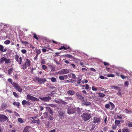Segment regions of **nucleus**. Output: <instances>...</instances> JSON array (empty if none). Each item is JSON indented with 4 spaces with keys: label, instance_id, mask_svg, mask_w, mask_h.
Instances as JSON below:
<instances>
[{
    "label": "nucleus",
    "instance_id": "f3484780",
    "mask_svg": "<svg viewBox=\"0 0 132 132\" xmlns=\"http://www.w3.org/2000/svg\"><path fill=\"white\" fill-rule=\"evenodd\" d=\"M59 116H60V119H62V117H64L65 116V112L63 111H61L59 112Z\"/></svg>",
    "mask_w": 132,
    "mask_h": 132
},
{
    "label": "nucleus",
    "instance_id": "f8f14e48",
    "mask_svg": "<svg viewBox=\"0 0 132 132\" xmlns=\"http://www.w3.org/2000/svg\"><path fill=\"white\" fill-rule=\"evenodd\" d=\"M39 98L42 101L44 102H48L51 99V98L50 96L45 97H39Z\"/></svg>",
    "mask_w": 132,
    "mask_h": 132
},
{
    "label": "nucleus",
    "instance_id": "cd10ccee",
    "mask_svg": "<svg viewBox=\"0 0 132 132\" xmlns=\"http://www.w3.org/2000/svg\"><path fill=\"white\" fill-rule=\"evenodd\" d=\"M51 81L53 82H56V79L55 77H52L51 79Z\"/></svg>",
    "mask_w": 132,
    "mask_h": 132
},
{
    "label": "nucleus",
    "instance_id": "ea45409f",
    "mask_svg": "<svg viewBox=\"0 0 132 132\" xmlns=\"http://www.w3.org/2000/svg\"><path fill=\"white\" fill-rule=\"evenodd\" d=\"M120 77L121 78L123 79H125L126 78H127L128 77L127 76H125L123 75H120Z\"/></svg>",
    "mask_w": 132,
    "mask_h": 132
},
{
    "label": "nucleus",
    "instance_id": "8fccbe9b",
    "mask_svg": "<svg viewBox=\"0 0 132 132\" xmlns=\"http://www.w3.org/2000/svg\"><path fill=\"white\" fill-rule=\"evenodd\" d=\"M22 44H28V43L26 41H22Z\"/></svg>",
    "mask_w": 132,
    "mask_h": 132
},
{
    "label": "nucleus",
    "instance_id": "0eeeda50",
    "mask_svg": "<svg viewBox=\"0 0 132 132\" xmlns=\"http://www.w3.org/2000/svg\"><path fill=\"white\" fill-rule=\"evenodd\" d=\"M54 101L57 103L58 104H61L64 105H66L68 104L67 102L63 101L61 99H57L56 100H54Z\"/></svg>",
    "mask_w": 132,
    "mask_h": 132
},
{
    "label": "nucleus",
    "instance_id": "052dcab7",
    "mask_svg": "<svg viewBox=\"0 0 132 132\" xmlns=\"http://www.w3.org/2000/svg\"><path fill=\"white\" fill-rule=\"evenodd\" d=\"M60 52H56L55 53V56H59V54H60Z\"/></svg>",
    "mask_w": 132,
    "mask_h": 132
},
{
    "label": "nucleus",
    "instance_id": "39448f33",
    "mask_svg": "<svg viewBox=\"0 0 132 132\" xmlns=\"http://www.w3.org/2000/svg\"><path fill=\"white\" fill-rule=\"evenodd\" d=\"M26 100H31L32 101H39L38 98L29 95H27Z\"/></svg>",
    "mask_w": 132,
    "mask_h": 132
},
{
    "label": "nucleus",
    "instance_id": "49530a36",
    "mask_svg": "<svg viewBox=\"0 0 132 132\" xmlns=\"http://www.w3.org/2000/svg\"><path fill=\"white\" fill-rule=\"evenodd\" d=\"M107 76L108 77H114L115 76L114 75L111 74H109L107 75Z\"/></svg>",
    "mask_w": 132,
    "mask_h": 132
},
{
    "label": "nucleus",
    "instance_id": "69168bd1",
    "mask_svg": "<svg viewBox=\"0 0 132 132\" xmlns=\"http://www.w3.org/2000/svg\"><path fill=\"white\" fill-rule=\"evenodd\" d=\"M42 51L44 52H45L46 51V50L45 48H43L42 49Z\"/></svg>",
    "mask_w": 132,
    "mask_h": 132
},
{
    "label": "nucleus",
    "instance_id": "b1692460",
    "mask_svg": "<svg viewBox=\"0 0 132 132\" xmlns=\"http://www.w3.org/2000/svg\"><path fill=\"white\" fill-rule=\"evenodd\" d=\"M41 65L45 64H46V63L45 61L43 59L41 58Z\"/></svg>",
    "mask_w": 132,
    "mask_h": 132
},
{
    "label": "nucleus",
    "instance_id": "58836bf2",
    "mask_svg": "<svg viewBox=\"0 0 132 132\" xmlns=\"http://www.w3.org/2000/svg\"><path fill=\"white\" fill-rule=\"evenodd\" d=\"M27 101L26 100H23L22 102V103L23 105H25L27 104Z\"/></svg>",
    "mask_w": 132,
    "mask_h": 132
},
{
    "label": "nucleus",
    "instance_id": "7ed1b4c3",
    "mask_svg": "<svg viewBox=\"0 0 132 132\" xmlns=\"http://www.w3.org/2000/svg\"><path fill=\"white\" fill-rule=\"evenodd\" d=\"M5 62V64H8L10 62V60L9 59H7L4 57H2L0 59V64H2Z\"/></svg>",
    "mask_w": 132,
    "mask_h": 132
},
{
    "label": "nucleus",
    "instance_id": "412c9836",
    "mask_svg": "<svg viewBox=\"0 0 132 132\" xmlns=\"http://www.w3.org/2000/svg\"><path fill=\"white\" fill-rule=\"evenodd\" d=\"M34 51L36 53V54L37 55H39V54H40L41 52V51L40 50H38L36 48L35 50Z\"/></svg>",
    "mask_w": 132,
    "mask_h": 132
},
{
    "label": "nucleus",
    "instance_id": "a19ab883",
    "mask_svg": "<svg viewBox=\"0 0 132 132\" xmlns=\"http://www.w3.org/2000/svg\"><path fill=\"white\" fill-rule=\"evenodd\" d=\"M103 63L104 65H105V66L108 65V67H109L110 65L107 62H103Z\"/></svg>",
    "mask_w": 132,
    "mask_h": 132
},
{
    "label": "nucleus",
    "instance_id": "4468645a",
    "mask_svg": "<svg viewBox=\"0 0 132 132\" xmlns=\"http://www.w3.org/2000/svg\"><path fill=\"white\" fill-rule=\"evenodd\" d=\"M69 72V70L67 69H62L60 71L58 72V73L60 75H62L63 74L68 73Z\"/></svg>",
    "mask_w": 132,
    "mask_h": 132
},
{
    "label": "nucleus",
    "instance_id": "aec40b11",
    "mask_svg": "<svg viewBox=\"0 0 132 132\" xmlns=\"http://www.w3.org/2000/svg\"><path fill=\"white\" fill-rule=\"evenodd\" d=\"M31 121L33 123H37L38 125H39L40 124V120L39 119H38L37 120H36L35 119H33Z\"/></svg>",
    "mask_w": 132,
    "mask_h": 132
},
{
    "label": "nucleus",
    "instance_id": "2f4dec72",
    "mask_svg": "<svg viewBox=\"0 0 132 132\" xmlns=\"http://www.w3.org/2000/svg\"><path fill=\"white\" fill-rule=\"evenodd\" d=\"M33 35V37L36 39L38 40V38L37 37V36L36 34L35 33H34L32 34Z\"/></svg>",
    "mask_w": 132,
    "mask_h": 132
},
{
    "label": "nucleus",
    "instance_id": "2eb2a0df",
    "mask_svg": "<svg viewBox=\"0 0 132 132\" xmlns=\"http://www.w3.org/2000/svg\"><path fill=\"white\" fill-rule=\"evenodd\" d=\"M68 76L67 75H65L62 76H59V79L61 80H64V79H67Z\"/></svg>",
    "mask_w": 132,
    "mask_h": 132
},
{
    "label": "nucleus",
    "instance_id": "72a5a7b5",
    "mask_svg": "<svg viewBox=\"0 0 132 132\" xmlns=\"http://www.w3.org/2000/svg\"><path fill=\"white\" fill-rule=\"evenodd\" d=\"M10 41L9 40H7L4 42V43L6 45L9 44L10 43Z\"/></svg>",
    "mask_w": 132,
    "mask_h": 132
},
{
    "label": "nucleus",
    "instance_id": "473e14b6",
    "mask_svg": "<svg viewBox=\"0 0 132 132\" xmlns=\"http://www.w3.org/2000/svg\"><path fill=\"white\" fill-rule=\"evenodd\" d=\"M84 102H85V104L86 105H90L91 104L90 102H86V101H85Z\"/></svg>",
    "mask_w": 132,
    "mask_h": 132
},
{
    "label": "nucleus",
    "instance_id": "f03ea898",
    "mask_svg": "<svg viewBox=\"0 0 132 132\" xmlns=\"http://www.w3.org/2000/svg\"><path fill=\"white\" fill-rule=\"evenodd\" d=\"M76 96L77 98L82 102L86 101L87 100L86 98L83 96L82 94L80 92H77L76 94Z\"/></svg>",
    "mask_w": 132,
    "mask_h": 132
},
{
    "label": "nucleus",
    "instance_id": "4be33fe9",
    "mask_svg": "<svg viewBox=\"0 0 132 132\" xmlns=\"http://www.w3.org/2000/svg\"><path fill=\"white\" fill-rule=\"evenodd\" d=\"M76 112H78V113L80 114L82 112V111L81 110V109L80 108H76Z\"/></svg>",
    "mask_w": 132,
    "mask_h": 132
},
{
    "label": "nucleus",
    "instance_id": "79ce46f5",
    "mask_svg": "<svg viewBox=\"0 0 132 132\" xmlns=\"http://www.w3.org/2000/svg\"><path fill=\"white\" fill-rule=\"evenodd\" d=\"M18 120L19 122L21 123H22L23 122L22 119L20 118H19L18 119Z\"/></svg>",
    "mask_w": 132,
    "mask_h": 132
},
{
    "label": "nucleus",
    "instance_id": "ddd939ff",
    "mask_svg": "<svg viewBox=\"0 0 132 132\" xmlns=\"http://www.w3.org/2000/svg\"><path fill=\"white\" fill-rule=\"evenodd\" d=\"M62 45H63L62 46H61L59 49V50H61L63 49L66 50L70 48V47L67 45L63 44Z\"/></svg>",
    "mask_w": 132,
    "mask_h": 132
},
{
    "label": "nucleus",
    "instance_id": "a18cd8bd",
    "mask_svg": "<svg viewBox=\"0 0 132 132\" xmlns=\"http://www.w3.org/2000/svg\"><path fill=\"white\" fill-rule=\"evenodd\" d=\"M100 78L101 79H107L106 77H104L103 76H100Z\"/></svg>",
    "mask_w": 132,
    "mask_h": 132
},
{
    "label": "nucleus",
    "instance_id": "423d86ee",
    "mask_svg": "<svg viewBox=\"0 0 132 132\" xmlns=\"http://www.w3.org/2000/svg\"><path fill=\"white\" fill-rule=\"evenodd\" d=\"M12 86L15 89L18 90L20 92H21L22 91V89L21 88V87L18 84L13 82L12 84Z\"/></svg>",
    "mask_w": 132,
    "mask_h": 132
},
{
    "label": "nucleus",
    "instance_id": "f257e3e1",
    "mask_svg": "<svg viewBox=\"0 0 132 132\" xmlns=\"http://www.w3.org/2000/svg\"><path fill=\"white\" fill-rule=\"evenodd\" d=\"M31 61L27 59H26L25 63H22L20 67L21 69L25 70L27 69V67L29 68L30 66V63ZM29 68H28L29 69Z\"/></svg>",
    "mask_w": 132,
    "mask_h": 132
},
{
    "label": "nucleus",
    "instance_id": "0e129e2a",
    "mask_svg": "<svg viewBox=\"0 0 132 132\" xmlns=\"http://www.w3.org/2000/svg\"><path fill=\"white\" fill-rule=\"evenodd\" d=\"M38 56V55H36L35 56L34 58V60H37V58Z\"/></svg>",
    "mask_w": 132,
    "mask_h": 132
},
{
    "label": "nucleus",
    "instance_id": "393cba45",
    "mask_svg": "<svg viewBox=\"0 0 132 132\" xmlns=\"http://www.w3.org/2000/svg\"><path fill=\"white\" fill-rule=\"evenodd\" d=\"M65 98L66 100L67 101H69V100L72 101L73 100V98H72L70 97H66Z\"/></svg>",
    "mask_w": 132,
    "mask_h": 132
},
{
    "label": "nucleus",
    "instance_id": "bf43d9fd",
    "mask_svg": "<svg viewBox=\"0 0 132 132\" xmlns=\"http://www.w3.org/2000/svg\"><path fill=\"white\" fill-rule=\"evenodd\" d=\"M128 82L127 81H125V86H128Z\"/></svg>",
    "mask_w": 132,
    "mask_h": 132
},
{
    "label": "nucleus",
    "instance_id": "9d476101",
    "mask_svg": "<svg viewBox=\"0 0 132 132\" xmlns=\"http://www.w3.org/2000/svg\"><path fill=\"white\" fill-rule=\"evenodd\" d=\"M76 108H68V113L69 114H72L76 112Z\"/></svg>",
    "mask_w": 132,
    "mask_h": 132
},
{
    "label": "nucleus",
    "instance_id": "c9c22d12",
    "mask_svg": "<svg viewBox=\"0 0 132 132\" xmlns=\"http://www.w3.org/2000/svg\"><path fill=\"white\" fill-rule=\"evenodd\" d=\"M42 68L44 70L46 69L47 68V67L44 64L42 65Z\"/></svg>",
    "mask_w": 132,
    "mask_h": 132
},
{
    "label": "nucleus",
    "instance_id": "dca6fc26",
    "mask_svg": "<svg viewBox=\"0 0 132 132\" xmlns=\"http://www.w3.org/2000/svg\"><path fill=\"white\" fill-rule=\"evenodd\" d=\"M75 93L73 90H70L67 92V93L69 95H74Z\"/></svg>",
    "mask_w": 132,
    "mask_h": 132
},
{
    "label": "nucleus",
    "instance_id": "a878e982",
    "mask_svg": "<svg viewBox=\"0 0 132 132\" xmlns=\"http://www.w3.org/2000/svg\"><path fill=\"white\" fill-rule=\"evenodd\" d=\"M13 104L14 105L17 106L18 107H19L20 105V103L19 102H14L13 103Z\"/></svg>",
    "mask_w": 132,
    "mask_h": 132
},
{
    "label": "nucleus",
    "instance_id": "f704fd0d",
    "mask_svg": "<svg viewBox=\"0 0 132 132\" xmlns=\"http://www.w3.org/2000/svg\"><path fill=\"white\" fill-rule=\"evenodd\" d=\"M92 90L93 91H97L98 90L97 88H96L94 86H92Z\"/></svg>",
    "mask_w": 132,
    "mask_h": 132
},
{
    "label": "nucleus",
    "instance_id": "680f3d73",
    "mask_svg": "<svg viewBox=\"0 0 132 132\" xmlns=\"http://www.w3.org/2000/svg\"><path fill=\"white\" fill-rule=\"evenodd\" d=\"M90 70L93 71L94 72L96 71V70L94 68H91L90 69Z\"/></svg>",
    "mask_w": 132,
    "mask_h": 132
},
{
    "label": "nucleus",
    "instance_id": "09e8293b",
    "mask_svg": "<svg viewBox=\"0 0 132 132\" xmlns=\"http://www.w3.org/2000/svg\"><path fill=\"white\" fill-rule=\"evenodd\" d=\"M121 120H116V125H119L120 123Z\"/></svg>",
    "mask_w": 132,
    "mask_h": 132
},
{
    "label": "nucleus",
    "instance_id": "37998d69",
    "mask_svg": "<svg viewBox=\"0 0 132 132\" xmlns=\"http://www.w3.org/2000/svg\"><path fill=\"white\" fill-rule=\"evenodd\" d=\"M71 75H72V78L73 79L77 78L76 77V76L74 74L72 73Z\"/></svg>",
    "mask_w": 132,
    "mask_h": 132
},
{
    "label": "nucleus",
    "instance_id": "6ab92c4d",
    "mask_svg": "<svg viewBox=\"0 0 132 132\" xmlns=\"http://www.w3.org/2000/svg\"><path fill=\"white\" fill-rule=\"evenodd\" d=\"M30 127L28 126H27L26 127L24 128V129L23 130V132H29V129H30Z\"/></svg>",
    "mask_w": 132,
    "mask_h": 132
},
{
    "label": "nucleus",
    "instance_id": "13d9d810",
    "mask_svg": "<svg viewBox=\"0 0 132 132\" xmlns=\"http://www.w3.org/2000/svg\"><path fill=\"white\" fill-rule=\"evenodd\" d=\"M71 82H76V80H73L72 79H71Z\"/></svg>",
    "mask_w": 132,
    "mask_h": 132
},
{
    "label": "nucleus",
    "instance_id": "603ef678",
    "mask_svg": "<svg viewBox=\"0 0 132 132\" xmlns=\"http://www.w3.org/2000/svg\"><path fill=\"white\" fill-rule=\"evenodd\" d=\"M81 82V79H80L78 80L77 81V83L78 84H80Z\"/></svg>",
    "mask_w": 132,
    "mask_h": 132
},
{
    "label": "nucleus",
    "instance_id": "9b49d317",
    "mask_svg": "<svg viewBox=\"0 0 132 132\" xmlns=\"http://www.w3.org/2000/svg\"><path fill=\"white\" fill-rule=\"evenodd\" d=\"M15 60L16 61L18 62L19 64H20L22 62V57H19V56L17 54L15 55Z\"/></svg>",
    "mask_w": 132,
    "mask_h": 132
},
{
    "label": "nucleus",
    "instance_id": "864d4df0",
    "mask_svg": "<svg viewBox=\"0 0 132 132\" xmlns=\"http://www.w3.org/2000/svg\"><path fill=\"white\" fill-rule=\"evenodd\" d=\"M71 66L74 69H75L76 68V67L75 65L74 64H71Z\"/></svg>",
    "mask_w": 132,
    "mask_h": 132
},
{
    "label": "nucleus",
    "instance_id": "4c0bfd02",
    "mask_svg": "<svg viewBox=\"0 0 132 132\" xmlns=\"http://www.w3.org/2000/svg\"><path fill=\"white\" fill-rule=\"evenodd\" d=\"M21 52L22 53L25 54L27 53V51L25 49H22L21 50Z\"/></svg>",
    "mask_w": 132,
    "mask_h": 132
},
{
    "label": "nucleus",
    "instance_id": "c756f323",
    "mask_svg": "<svg viewBox=\"0 0 132 132\" xmlns=\"http://www.w3.org/2000/svg\"><path fill=\"white\" fill-rule=\"evenodd\" d=\"M4 49V46L0 44V51L2 52H3V50Z\"/></svg>",
    "mask_w": 132,
    "mask_h": 132
},
{
    "label": "nucleus",
    "instance_id": "bb28decb",
    "mask_svg": "<svg viewBox=\"0 0 132 132\" xmlns=\"http://www.w3.org/2000/svg\"><path fill=\"white\" fill-rule=\"evenodd\" d=\"M13 68H11L8 70V74L9 75H10L11 73L13 71Z\"/></svg>",
    "mask_w": 132,
    "mask_h": 132
},
{
    "label": "nucleus",
    "instance_id": "e433bc0d",
    "mask_svg": "<svg viewBox=\"0 0 132 132\" xmlns=\"http://www.w3.org/2000/svg\"><path fill=\"white\" fill-rule=\"evenodd\" d=\"M13 94L16 97L18 98L19 97V96L16 93V92H13Z\"/></svg>",
    "mask_w": 132,
    "mask_h": 132
},
{
    "label": "nucleus",
    "instance_id": "7c9ffc66",
    "mask_svg": "<svg viewBox=\"0 0 132 132\" xmlns=\"http://www.w3.org/2000/svg\"><path fill=\"white\" fill-rule=\"evenodd\" d=\"M64 56L67 57L69 58H72V56L71 55L69 54H65Z\"/></svg>",
    "mask_w": 132,
    "mask_h": 132
},
{
    "label": "nucleus",
    "instance_id": "1a4fd4ad",
    "mask_svg": "<svg viewBox=\"0 0 132 132\" xmlns=\"http://www.w3.org/2000/svg\"><path fill=\"white\" fill-rule=\"evenodd\" d=\"M36 79L40 84H44L46 81V80L45 78H42L37 77Z\"/></svg>",
    "mask_w": 132,
    "mask_h": 132
},
{
    "label": "nucleus",
    "instance_id": "3c124183",
    "mask_svg": "<svg viewBox=\"0 0 132 132\" xmlns=\"http://www.w3.org/2000/svg\"><path fill=\"white\" fill-rule=\"evenodd\" d=\"M128 130L127 129H123L122 130V132H128Z\"/></svg>",
    "mask_w": 132,
    "mask_h": 132
},
{
    "label": "nucleus",
    "instance_id": "20e7f679",
    "mask_svg": "<svg viewBox=\"0 0 132 132\" xmlns=\"http://www.w3.org/2000/svg\"><path fill=\"white\" fill-rule=\"evenodd\" d=\"M81 116L82 119L85 121L88 120L91 117L90 115L87 113H84Z\"/></svg>",
    "mask_w": 132,
    "mask_h": 132
},
{
    "label": "nucleus",
    "instance_id": "a211bd4d",
    "mask_svg": "<svg viewBox=\"0 0 132 132\" xmlns=\"http://www.w3.org/2000/svg\"><path fill=\"white\" fill-rule=\"evenodd\" d=\"M100 121V118L96 117H95L94 118L93 122L94 123H98Z\"/></svg>",
    "mask_w": 132,
    "mask_h": 132
},
{
    "label": "nucleus",
    "instance_id": "774afa93",
    "mask_svg": "<svg viewBox=\"0 0 132 132\" xmlns=\"http://www.w3.org/2000/svg\"><path fill=\"white\" fill-rule=\"evenodd\" d=\"M44 115H45L46 117H47L48 115V113L47 112H45L44 113Z\"/></svg>",
    "mask_w": 132,
    "mask_h": 132
},
{
    "label": "nucleus",
    "instance_id": "338daca9",
    "mask_svg": "<svg viewBox=\"0 0 132 132\" xmlns=\"http://www.w3.org/2000/svg\"><path fill=\"white\" fill-rule=\"evenodd\" d=\"M110 105L109 104H106L105 105V107H110Z\"/></svg>",
    "mask_w": 132,
    "mask_h": 132
},
{
    "label": "nucleus",
    "instance_id": "6e6552de",
    "mask_svg": "<svg viewBox=\"0 0 132 132\" xmlns=\"http://www.w3.org/2000/svg\"><path fill=\"white\" fill-rule=\"evenodd\" d=\"M9 119L8 117L4 114H0V121L4 122L6 121H8Z\"/></svg>",
    "mask_w": 132,
    "mask_h": 132
},
{
    "label": "nucleus",
    "instance_id": "c03bdc74",
    "mask_svg": "<svg viewBox=\"0 0 132 132\" xmlns=\"http://www.w3.org/2000/svg\"><path fill=\"white\" fill-rule=\"evenodd\" d=\"M7 81L9 82H10L11 84H12V85L13 82H12V79L11 78H9L8 79Z\"/></svg>",
    "mask_w": 132,
    "mask_h": 132
},
{
    "label": "nucleus",
    "instance_id": "5701e85b",
    "mask_svg": "<svg viewBox=\"0 0 132 132\" xmlns=\"http://www.w3.org/2000/svg\"><path fill=\"white\" fill-rule=\"evenodd\" d=\"M46 109L48 110L49 112L51 114L53 115V110H52L51 108H46Z\"/></svg>",
    "mask_w": 132,
    "mask_h": 132
},
{
    "label": "nucleus",
    "instance_id": "c85d7f7f",
    "mask_svg": "<svg viewBox=\"0 0 132 132\" xmlns=\"http://www.w3.org/2000/svg\"><path fill=\"white\" fill-rule=\"evenodd\" d=\"M98 95L101 97H103L105 96V94L103 93H99Z\"/></svg>",
    "mask_w": 132,
    "mask_h": 132
},
{
    "label": "nucleus",
    "instance_id": "6e6d98bb",
    "mask_svg": "<svg viewBox=\"0 0 132 132\" xmlns=\"http://www.w3.org/2000/svg\"><path fill=\"white\" fill-rule=\"evenodd\" d=\"M116 89L118 90L119 91H120L121 89L120 87L116 86Z\"/></svg>",
    "mask_w": 132,
    "mask_h": 132
},
{
    "label": "nucleus",
    "instance_id": "4d7b16f0",
    "mask_svg": "<svg viewBox=\"0 0 132 132\" xmlns=\"http://www.w3.org/2000/svg\"><path fill=\"white\" fill-rule=\"evenodd\" d=\"M117 94L120 96H121V94L120 91H119V92L117 93Z\"/></svg>",
    "mask_w": 132,
    "mask_h": 132
},
{
    "label": "nucleus",
    "instance_id": "de8ad7c7",
    "mask_svg": "<svg viewBox=\"0 0 132 132\" xmlns=\"http://www.w3.org/2000/svg\"><path fill=\"white\" fill-rule=\"evenodd\" d=\"M109 104L110 105L111 107H114V105L113 103L110 102L109 103Z\"/></svg>",
    "mask_w": 132,
    "mask_h": 132
},
{
    "label": "nucleus",
    "instance_id": "5fc2aeb1",
    "mask_svg": "<svg viewBox=\"0 0 132 132\" xmlns=\"http://www.w3.org/2000/svg\"><path fill=\"white\" fill-rule=\"evenodd\" d=\"M89 86L88 85L86 84L85 85V89H88L89 88Z\"/></svg>",
    "mask_w": 132,
    "mask_h": 132
},
{
    "label": "nucleus",
    "instance_id": "e2e57ef3",
    "mask_svg": "<svg viewBox=\"0 0 132 132\" xmlns=\"http://www.w3.org/2000/svg\"><path fill=\"white\" fill-rule=\"evenodd\" d=\"M128 127H132V123H129L128 124Z\"/></svg>",
    "mask_w": 132,
    "mask_h": 132
}]
</instances>
